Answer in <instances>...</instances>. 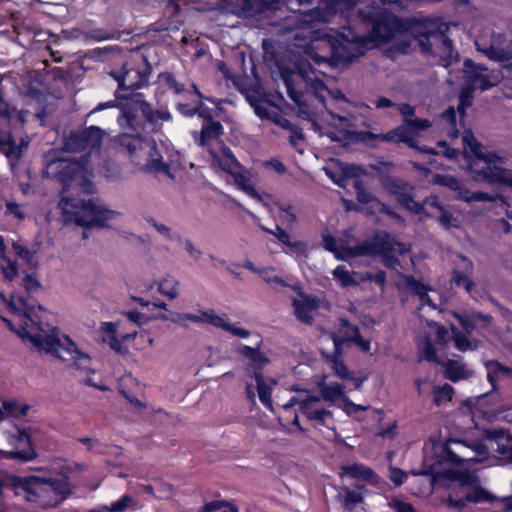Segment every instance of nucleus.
<instances>
[{"instance_id": "nucleus-1", "label": "nucleus", "mask_w": 512, "mask_h": 512, "mask_svg": "<svg viewBox=\"0 0 512 512\" xmlns=\"http://www.w3.org/2000/svg\"><path fill=\"white\" fill-rule=\"evenodd\" d=\"M87 155H82L80 160L59 158L50 161L45 173L62 185V197L59 207L62 210L63 224L75 223L86 229L109 228V223L116 220L122 214L119 211L108 208L97 199L78 200L68 195L70 190H84L88 192L91 183L84 176V164Z\"/></svg>"}, {"instance_id": "nucleus-2", "label": "nucleus", "mask_w": 512, "mask_h": 512, "mask_svg": "<svg viewBox=\"0 0 512 512\" xmlns=\"http://www.w3.org/2000/svg\"><path fill=\"white\" fill-rule=\"evenodd\" d=\"M116 98H127L125 104L119 106L116 100L100 103L90 115L104 109H112L111 114L117 119L119 126L126 132L119 136L120 147L135 161L142 159L146 144L150 141L141 137L140 133L149 127L153 132H159L163 122L172 120V114L167 109H153L143 94L136 93L131 97L118 94Z\"/></svg>"}, {"instance_id": "nucleus-3", "label": "nucleus", "mask_w": 512, "mask_h": 512, "mask_svg": "<svg viewBox=\"0 0 512 512\" xmlns=\"http://www.w3.org/2000/svg\"><path fill=\"white\" fill-rule=\"evenodd\" d=\"M0 298L12 313L22 316L20 329L17 331L20 337L29 339L36 348L54 354L71 367L79 370L89 368V355L80 351L69 337L63 336L60 338L56 327L39 322L34 307L29 304L27 298L23 296L16 297L12 294L7 299L3 292H0Z\"/></svg>"}, {"instance_id": "nucleus-4", "label": "nucleus", "mask_w": 512, "mask_h": 512, "mask_svg": "<svg viewBox=\"0 0 512 512\" xmlns=\"http://www.w3.org/2000/svg\"><path fill=\"white\" fill-rule=\"evenodd\" d=\"M358 17L372 41L386 42L397 33L410 31L415 34L421 50L429 54L439 46L448 31V25L439 19L412 17L403 20L375 5L359 9Z\"/></svg>"}, {"instance_id": "nucleus-5", "label": "nucleus", "mask_w": 512, "mask_h": 512, "mask_svg": "<svg viewBox=\"0 0 512 512\" xmlns=\"http://www.w3.org/2000/svg\"><path fill=\"white\" fill-rule=\"evenodd\" d=\"M12 491L16 496L23 495L28 502L41 507H55L70 494L68 483L63 478H42L39 476H0V512H3V491Z\"/></svg>"}, {"instance_id": "nucleus-6", "label": "nucleus", "mask_w": 512, "mask_h": 512, "mask_svg": "<svg viewBox=\"0 0 512 512\" xmlns=\"http://www.w3.org/2000/svg\"><path fill=\"white\" fill-rule=\"evenodd\" d=\"M351 37L339 33H323L318 29L311 36L312 47L315 50L314 60L318 63H328L336 66L341 62L350 61L356 56L355 48L363 42L365 35L352 33Z\"/></svg>"}, {"instance_id": "nucleus-7", "label": "nucleus", "mask_w": 512, "mask_h": 512, "mask_svg": "<svg viewBox=\"0 0 512 512\" xmlns=\"http://www.w3.org/2000/svg\"><path fill=\"white\" fill-rule=\"evenodd\" d=\"M340 477L344 480L346 477L355 479L350 486H342L338 490L337 497L341 505L347 510L355 509L363 502L366 493V487L363 481L371 483L376 482V474L368 467L362 464H353L341 468Z\"/></svg>"}, {"instance_id": "nucleus-8", "label": "nucleus", "mask_w": 512, "mask_h": 512, "mask_svg": "<svg viewBox=\"0 0 512 512\" xmlns=\"http://www.w3.org/2000/svg\"><path fill=\"white\" fill-rule=\"evenodd\" d=\"M503 164V157L494 152H486L471 161L468 169L476 182L502 184L512 188V170L500 166Z\"/></svg>"}, {"instance_id": "nucleus-9", "label": "nucleus", "mask_w": 512, "mask_h": 512, "mask_svg": "<svg viewBox=\"0 0 512 512\" xmlns=\"http://www.w3.org/2000/svg\"><path fill=\"white\" fill-rule=\"evenodd\" d=\"M363 246L367 248V253H361L360 256L380 257L382 264L389 269L396 270L400 266V261L396 257L405 255L410 251V246L399 242L391 234L381 231L372 238L363 241Z\"/></svg>"}, {"instance_id": "nucleus-10", "label": "nucleus", "mask_w": 512, "mask_h": 512, "mask_svg": "<svg viewBox=\"0 0 512 512\" xmlns=\"http://www.w3.org/2000/svg\"><path fill=\"white\" fill-rule=\"evenodd\" d=\"M476 50L488 59L496 62H509L503 68L512 71V40L500 33H492L490 37L479 36L475 40Z\"/></svg>"}, {"instance_id": "nucleus-11", "label": "nucleus", "mask_w": 512, "mask_h": 512, "mask_svg": "<svg viewBox=\"0 0 512 512\" xmlns=\"http://www.w3.org/2000/svg\"><path fill=\"white\" fill-rule=\"evenodd\" d=\"M282 8L283 3L280 0H236L230 5L229 11L239 18H272Z\"/></svg>"}, {"instance_id": "nucleus-12", "label": "nucleus", "mask_w": 512, "mask_h": 512, "mask_svg": "<svg viewBox=\"0 0 512 512\" xmlns=\"http://www.w3.org/2000/svg\"><path fill=\"white\" fill-rule=\"evenodd\" d=\"M464 84L468 93L479 89L488 90L500 82L498 73L490 72L484 65L476 64L471 59L464 61Z\"/></svg>"}, {"instance_id": "nucleus-13", "label": "nucleus", "mask_w": 512, "mask_h": 512, "mask_svg": "<svg viewBox=\"0 0 512 512\" xmlns=\"http://www.w3.org/2000/svg\"><path fill=\"white\" fill-rule=\"evenodd\" d=\"M143 69L135 67L132 63L123 65L121 71H111L110 75L118 82L119 90L134 91L148 82L151 67L146 58H142Z\"/></svg>"}, {"instance_id": "nucleus-14", "label": "nucleus", "mask_w": 512, "mask_h": 512, "mask_svg": "<svg viewBox=\"0 0 512 512\" xmlns=\"http://www.w3.org/2000/svg\"><path fill=\"white\" fill-rule=\"evenodd\" d=\"M102 141V130L97 126L72 131L65 140L64 149L68 152H80L99 149Z\"/></svg>"}, {"instance_id": "nucleus-15", "label": "nucleus", "mask_w": 512, "mask_h": 512, "mask_svg": "<svg viewBox=\"0 0 512 512\" xmlns=\"http://www.w3.org/2000/svg\"><path fill=\"white\" fill-rule=\"evenodd\" d=\"M12 443L15 447L14 451H3L0 450V455L5 459L19 460L20 462H28L37 457L31 437L26 430L18 431L16 435L12 437Z\"/></svg>"}, {"instance_id": "nucleus-16", "label": "nucleus", "mask_w": 512, "mask_h": 512, "mask_svg": "<svg viewBox=\"0 0 512 512\" xmlns=\"http://www.w3.org/2000/svg\"><path fill=\"white\" fill-rule=\"evenodd\" d=\"M142 158L146 160L144 164V170L146 172L154 174H165L171 179L174 178L170 172L169 165L163 161V156L153 140H150L146 144Z\"/></svg>"}, {"instance_id": "nucleus-17", "label": "nucleus", "mask_w": 512, "mask_h": 512, "mask_svg": "<svg viewBox=\"0 0 512 512\" xmlns=\"http://www.w3.org/2000/svg\"><path fill=\"white\" fill-rule=\"evenodd\" d=\"M224 133V128L219 121L214 119H208L203 122L201 131L199 134H194L195 142L202 148L209 151L211 155H215V151L211 145L214 141H217Z\"/></svg>"}, {"instance_id": "nucleus-18", "label": "nucleus", "mask_w": 512, "mask_h": 512, "mask_svg": "<svg viewBox=\"0 0 512 512\" xmlns=\"http://www.w3.org/2000/svg\"><path fill=\"white\" fill-rule=\"evenodd\" d=\"M238 353L241 354L246 360V373L256 377L262 375V371L266 365L269 364L268 357L262 353L259 348H252L247 345H242L238 349Z\"/></svg>"}, {"instance_id": "nucleus-19", "label": "nucleus", "mask_w": 512, "mask_h": 512, "mask_svg": "<svg viewBox=\"0 0 512 512\" xmlns=\"http://www.w3.org/2000/svg\"><path fill=\"white\" fill-rule=\"evenodd\" d=\"M323 247L327 251L332 252L337 260L342 261L359 257L361 253H367V248L363 246V241L354 246L338 247L336 239L329 235L323 237Z\"/></svg>"}, {"instance_id": "nucleus-20", "label": "nucleus", "mask_w": 512, "mask_h": 512, "mask_svg": "<svg viewBox=\"0 0 512 512\" xmlns=\"http://www.w3.org/2000/svg\"><path fill=\"white\" fill-rule=\"evenodd\" d=\"M282 78L286 87V91L288 96L297 104L298 106V116L301 119L311 120L313 118V113L309 110L306 102L308 99H303L305 96L296 88L294 75L291 73H283Z\"/></svg>"}, {"instance_id": "nucleus-21", "label": "nucleus", "mask_w": 512, "mask_h": 512, "mask_svg": "<svg viewBox=\"0 0 512 512\" xmlns=\"http://www.w3.org/2000/svg\"><path fill=\"white\" fill-rule=\"evenodd\" d=\"M446 458L449 462L455 465H462L464 462L475 461V456H472V449L460 440H450L445 446Z\"/></svg>"}, {"instance_id": "nucleus-22", "label": "nucleus", "mask_w": 512, "mask_h": 512, "mask_svg": "<svg viewBox=\"0 0 512 512\" xmlns=\"http://www.w3.org/2000/svg\"><path fill=\"white\" fill-rule=\"evenodd\" d=\"M487 439L494 440L496 444L495 451L503 458L512 462V436L504 429H489L485 432Z\"/></svg>"}, {"instance_id": "nucleus-23", "label": "nucleus", "mask_w": 512, "mask_h": 512, "mask_svg": "<svg viewBox=\"0 0 512 512\" xmlns=\"http://www.w3.org/2000/svg\"><path fill=\"white\" fill-rule=\"evenodd\" d=\"M296 318L305 324H312V312L317 309L318 301L312 296H301L300 299H294L292 302Z\"/></svg>"}, {"instance_id": "nucleus-24", "label": "nucleus", "mask_w": 512, "mask_h": 512, "mask_svg": "<svg viewBox=\"0 0 512 512\" xmlns=\"http://www.w3.org/2000/svg\"><path fill=\"white\" fill-rule=\"evenodd\" d=\"M296 77L300 78L304 84L306 89V96L314 97L321 104L325 103V92L327 88L324 82L313 75L304 74L303 72H299Z\"/></svg>"}, {"instance_id": "nucleus-25", "label": "nucleus", "mask_w": 512, "mask_h": 512, "mask_svg": "<svg viewBox=\"0 0 512 512\" xmlns=\"http://www.w3.org/2000/svg\"><path fill=\"white\" fill-rule=\"evenodd\" d=\"M27 142L21 140L20 144H16L11 134L0 135V153L4 154L11 162L17 161L22 151L27 148Z\"/></svg>"}, {"instance_id": "nucleus-26", "label": "nucleus", "mask_w": 512, "mask_h": 512, "mask_svg": "<svg viewBox=\"0 0 512 512\" xmlns=\"http://www.w3.org/2000/svg\"><path fill=\"white\" fill-rule=\"evenodd\" d=\"M255 378L256 387L261 403L269 409H272L271 393L277 381L271 377H266L263 374L257 375Z\"/></svg>"}, {"instance_id": "nucleus-27", "label": "nucleus", "mask_w": 512, "mask_h": 512, "mask_svg": "<svg viewBox=\"0 0 512 512\" xmlns=\"http://www.w3.org/2000/svg\"><path fill=\"white\" fill-rule=\"evenodd\" d=\"M443 365L446 378L452 382L467 379L472 374L465 364L457 360H447Z\"/></svg>"}, {"instance_id": "nucleus-28", "label": "nucleus", "mask_w": 512, "mask_h": 512, "mask_svg": "<svg viewBox=\"0 0 512 512\" xmlns=\"http://www.w3.org/2000/svg\"><path fill=\"white\" fill-rule=\"evenodd\" d=\"M0 270L7 281H12L18 274L17 262L7 257L2 236H0Z\"/></svg>"}, {"instance_id": "nucleus-29", "label": "nucleus", "mask_w": 512, "mask_h": 512, "mask_svg": "<svg viewBox=\"0 0 512 512\" xmlns=\"http://www.w3.org/2000/svg\"><path fill=\"white\" fill-rule=\"evenodd\" d=\"M452 339L455 347L461 351H474L479 346V341L476 339H470L468 334L461 332L454 325H451Z\"/></svg>"}, {"instance_id": "nucleus-30", "label": "nucleus", "mask_w": 512, "mask_h": 512, "mask_svg": "<svg viewBox=\"0 0 512 512\" xmlns=\"http://www.w3.org/2000/svg\"><path fill=\"white\" fill-rule=\"evenodd\" d=\"M341 328L339 330V335L332 334V340L334 343V349L339 352L341 347L346 342H353L354 338L351 337L352 329H359L357 326L350 324L347 319H340Z\"/></svg>"}, {"instance_id": "nucleus-31", "label": "nucleus", "mask_w": 512, "mask_h": 512, "mask_svg": "<svg viewBox=\"0 0 512 512\" xmlns=\"http://www.w3.org/2000/svg\"><path fill=\"white\" fill-rule=\"evenodd\" d=\"M319 390L321 398L325 401L334 403L339 399L343 401V398H346L344 395V386L337 382L319 384Z\"/></svg>"}, {"instance_id": "nucleus-32", "label": "nucleus", "mask_w": 512, "mask_h": 512, "mask_svg": "<svg viewBox=\"0 0 512 512\" xmlns=\"http://www.w3.org/2000/svg\"><path fill=\"white\" fill-rule=\"evenodd\" d=\"M460 200L470 203V202H497L501 201L502 204H506L505 199L502 195L499 194H489L486 192H471L470 190L463 191L460 194Z\"/></svg>"}, {"instance_id": "nucleus-33", "label": "nucleus", "mask_w": 512, "mask_h": 512, "mask_svg": "<svg viewBox=\"0 0 512 512\" xmlns=\"http://www.w3.org/2000/svg\"><path fill=\"white\" fill-rule=\"evenodd\" d=\"M401 125L404 128L406 136H408L410 140H414V137L417 136L419 132L425 131L431 127V122L428 119L411 118L402 121Z\"/></svg>"}, {"instance_id": "nucleus-34", "label": "nucleus", "mask_w": 512, "mask_h": 512, "mask_svg": "<svg viewBox=\"0 0 512 512\" xmlns=\"http://www.w3.org/2000/svg\"><path fill=\"white\" fill-rule=\"evenodd\" d=\"M380 141L389 143H405L411 148L416 147L415 140H410V138L406 136L402 125L397 126L387 133L380 134Z\"/></svg>"}, {"instance_id": "nucleus-35", "label": "nucleus", "mask_w": 512, "mask_h": 512, "mask_svg": "<svg viewBox=\"0 0 512 512\" xmlns=\"http://www.w3.org/2000/svg\"><path fill=\"white\" fill-rule=\"evenodd\" d=\"M301 413L310 421H315L319 425H326V420L332 418V412L326 409H316L306 404L299 407Z\"/></svg>"}, {"instance_id": "nucleus-36", "label": "nucleus", "mask_w": 512, "mask_h": 512, "mask_svg": "<svg viewBox=\"0 0 512 512\" xmlns=\"http://www.w3.org/2000/svg\"><path fill=\"white\" fill-rule=\"evenodd\" d=\"M287 249L285 253L293 255L296 258H307L309 255V246L306 241L292 239L291 236L283 244Z\"/></svg>"}, {"instance_id": "nucleus-37", "label": "nucleus", "mask_w": 512, "mask_h": 512, "mask_svg": "<svg viewBox=\"0 0 512 512\" xmlns=\"http://www.w3.org/2000/svg\"><path fill=\"white\" fill-rule=\"evenodd\" d=\"M445 206L439 201L437 196H430L420 203L419 214L433 218L442 211Z\"/></svg>"}, {"instance_id": "nucleus-38", "label": "nucleus", "mask_w": 512, "mask_h": 512, "mask_svg": "<svg viewBox=\"0 0 512 512\" xmlns=\"http://www.w3.org/2000/svg\"><path fill=\"white\" fill-rule=\"evenodd\" d=\"M234 177V181L236 185L243 190L245 193H247L249 196H251L254 199L260 200L261 197L257 193V191L250 185V179L247 176V174L242 170H236L234 173H231Z\"/></svg>"}, {"instance_id": "nucleus-39", "label": "nucleus", "mask_w": 512, "mask_h": 512, "mask_svg": "<svg viewBox=\"0 0 512 512\" xmlns=\"http://www.w3.org/2000/svg\"><path fill=\"white\" fill-rule=\"evenodd\" d=\"M382 185L390 194L396 197L411 189L407 182L395 177H386L383 179Z\"/></svg>"}, {"instance_id": "nucleus-40", "label": "nucleus", "mask_w": 512, "mask_h": 512, "mask_svg": "<svg viewBox=\"0 0 512 512\" xmlns=\"http://www.w3.org/2000/svg\"><path fill=\"white\" fill-rule=\"evenodd\" d=\"M434 182L440 186L449 188L450 190L457 193V198L460 199V194L468 189L463 187L459 180L452 175H440L434 176Z\"/></svg>"}, {"instance_id": "nucleus-41", "label": "nucleus", "mask_w": 512, "mask_h": 512, "mask_svg": "<svg viewBox=\"0 0 512 512\" xmlns=\"http://www.w3.org/2000/svg\"><path fill=\"white\" fill-rule=\"evenodd\" d=\"M431 54L436 57H439L443 61H446V64H449L455 58L453 43L451 39H449L446 36L439 44V46H437V48H434V51Z\"/></svg>"}, {"instance_id": "nucleus-42", "label": "nucleus", "mask_w": 512, "mask_h": 512, "mask_svg": "<svg viewBox=\"0 0 512 512\" xmlns=\"http://www.w3.org/2000/svg\"><path fill=\"white\" fill-rule=\"evenodd\" d=\"M454 389L449 384L436 386L433 389V402L436 406H442L452 400Z\"/></svg>"}, {"instance_id": "nucleus-43", "label": "nucleus", "mask_w": 512, "mask_h": 512, "mask_svg": "<svg viewBox=\"0 0 512 512\" xmlns=\"http://www.w3.org/2000/svg\"><path fill=\"white\" fill-rule=\"evenodd\" d=\"M329 361L331 364V368L338 377H340L341 379L351 378V372L348 370V368L345 366L341 359V350H339V352L335 350L334 354L329 357Z\"/></svg>"}, {"instance_id": "nucleus-44", "label": "nucleus", "mask_w": 512, "mask_h": 512, "mask_svg": "<svg viewBox=\"0 0 512 512\" xmlns=\"http://www.w3.org/2000/svg\"><path fill=\"white\" fill-rule=\"evenodd\" d=\"M179 281L174 278H166L159 282L158 291L173 300L178 297Z\"/></svg>"}, {"instance_id": "nucleus-45", "label": "nucleus", "mask_w": 512, "mask_h": 512, "mask_svg": "<svg viewBox=\"0 0 512 512\" xmlns=\"http://www.w3.org/2000/svg\"><path fill=\"white\" fill-rule=\"evenodd\" d=\"M354 189L356 192L357 201L361 204H380V201L368 190L365 189L362 181L356 180L354 182Z\"/></svg>"}, {"instance_id": "nucleus-46", "label": "nucleus", "mask_w": 512, "mask_h": 512, "mask_svg": "<svg viewBox=\"0 0 512 512\" xmlns=\"http://www.w3.org/2000/svg\"><path fill=\"white\" fill-rule=\"evenodd\" d=\"M355 273H351L345 266H338L333 271L335 279L339 280L343 287L356 286L359 282L354 278Z\"/></svg>"}, {"instance_id": "nucleus-47", "label": "nucleus", "mask_w": 512, "mask_h": 512, "mask_svg": "<svg viewBox=\"0 0 512 512\" xmlns=\"http://www.w3.org/2000/svg\"><path fill=\"white\" fill-rule=\"evenodd\" d=\"M116 32L104 28H93L83 33L85 40L105 41L115 38Z\"/></svg>"}, {"instance_id": "nucleus-48", "label": "nucleus", "mask_w": 512, "mask_h": 512, "mask_svg": "<svg viewBox=\"0 0 512 512\" xmlns=\"http://www.w3.org/2000/svg\"><path fill=\"white\" fill-rule=\"evenodd\" d=\"M462 142L465 147L470 149V151L474 154L475 158L478 157V155L485 153L482 151L481 143L477 141L471 130H465L463 132Z\"/></svg>"}, {"instance_id": "nucleus-49", "label": "nucleus", "mask_w": 512, "mask_h": 512, "mask_svg": "<svg viewBox=\"0 0 512 512\" xmlns=\"http://www.w3.org/2000/svg\"><path fill=\"white\" fill-rule=\"evenodd\" d=\"M247 101L253 107L255 114L261 119H267L271 110L269 105L261 99H258L254 96H247Z\"/></svg>"}, {"instance_id": "nucleus-50", "label": "nucleus", "mask_w": 512, "mask_h": 512, "mask_svg": "<svg viewBox=\"0 0 512 512\" xmlns=\"http://www.w3.org/2000/svg\"><path fill=\"white\" fill-rule=\"evenodd\" d=\"M134 504V500L129 495H123L118 501L111 505L100 506L106 512H123Z\"/></svg>"}, {"instance_id": "nucleus-51", "label": "nucleus", "mask_w": 512, "mask_h": 512, "mask_svg": "<svg viewBox=\"0 0 512 512\" xmlns=\"http://www.w3.org/2000/svg\"><path fill=\"white\" fill-rule=\"evenodd\" d=\"M262 279L269 284L274 290L278 291L282 287H286V282L277 275L273 274V268H263L261 272Z\"/></svg>"}, {"instance_id": "nucleus-52", "label": "nucleus", "mask_w": 512, "mask_h": 512, "mask_svg": "<svg viewBox=\"0 0 512 512\" xmlns=\"http://www.w3.org/2000/svg\"><path fill=\"white\" fill-rule=\"evenodd\" d=\"M336 166L338 170L342 173V175L345 177V182L347 181L348 178H357L364 172V170L360 166H357L355 164H348L337 161Z\"/></svg>"}, {"instance_id": "nucleus-53", "label": "nucleus", "mask_w": 512, "mask_h": 512, "mask_svg": "<svg viewBox=\"0 0 512 512\" xmlns=\"http://www.w3.org/2000/svg\"><path fill=\"white\" fill-rule=\"evenodd\" d=\"M453 316L458 320L460 326L463 328V333L471 335L476 327L475 321L471 314L467 311L462 313L454 312Z\"/></svg>"}, {"instance_id": "nucleus-54", "label": "nucleus", "mask_w": 512, "mask_h": 512, "mask_svg": "<svg viewBox=\"0 0 512 512\" xmlns=\"http://www.w3.org/2000/svg\"><path fill=\"white\" fill-rule=\"evenodd\" d=\"M212 156L214 159H217L220 167L227 173H234L236 170H240L242 167L235 156L218 157L216 152L215 155Z\"/></svg>"}, {"instance_id": "nucleus-55", "label": "nucleus", "mask_w": 512, "mask_h": 512, "mask_svg": "<svg viewBox=\"0 0 512 512\" xmlns=\"http://www.w3.org/2000/svg\"><path fill=\"white\" fill-rule=\"evenodd\" d=\"M3 407L8 414L14 417L25 416L30 409L29 405H20L18 402L13 400L4 401Z\"/></svg>"}, {"instance_id": "nucleus-56", "label": "nucleus", "mask_w": 512, "mask_h": 512, "mask_svg": "<svg viewBox=\"0 0 512 512\" xmlns=\"http://www.w3.org/2000/svg\"><path fill=\"white\" fill-rule=\"evenodd\" d=\"M486 367L488 370L487 377L491 383H494V381H495V377H494L495 374H498V373H503L506 375L512 374V369L502 366L497 361H489L486 364Z\"/></svg>"}, {"instance_id": "nucleus-57", "label": "nucleus", "mask_w": 512, "mask_h": 512, "mask_svg": "<svg viewBox=\"0 0 512 512\" xmlns=\"http://www.w3.org/2000/svg\"><path fill=\"white\" fill-rule=\"evenodd\" d=\"M325 16L319 9H313L308 14L304 15L303 22L308 25V28L314 29L318 23H324Z\"/></svg>"}, {"instance_id": "nucleus-58", "label": "nucleus", "mask_w": 512, "mask_h": 512, "mask_svg": "<svg viewBox=\"0 0 512 512\" xmlns=\"http://www.w3.org/2000/svg\"><path fill=\"white\" fill-rule=\"evenodd\" d=\"M161 81L176 94L184 92V85L179 83L173 74L166 72L160 75Z\"/></svg>"}, {"instance_id": "nucleus-59", "label": "nucleus", "mask_w": 512, "mask_h": 512, "mask_svg": "<svg viewBox=\"0 0 512 512\" xmlns=\"http://www.w3.org/2000/svg\"><path fill=\"white\" fill-rule=\"evenodd\" d=\"M405 284L410 289V291L418 297H421V295L425 294L429 290L425 284L418 281L413 276H407L405 278Z\"/></svg>"}, {"instance_id": "nucleus-60", "label": "nucleus", "mask_w": 512, "mask_h": 512, "mask_svg": "<svg viewBox=\"0 0 512 512\" xmlns=\"http://www.w3.org/2000/svg\"><path fill=\"white\" fill-rule=\"evenodd\" d=\"M409 191L410 190H408V191L404 192L402 195L398 196L397 197L398 202L403 207L408 209L409 211H411V212H413L415 214H419L420 203L413 200V198L410 195Z\"/></svg>"}, {"instance_id": "nucleus-61", "label": "nucleus", "mask_w": 512, "mask_h": 512, "mask_svg": "<svg viewBox=\"0 0 512 512\" xmlns=\"http://www.w3.org/2000/svg\"><path fill=\"white\" fill-rule=\"evenodd\" d=\"M452 282L457 287H463L467 292H471L474 287L473 281L468 276L459 271L453 272Z\"/></svg>"}, {"instance_id": "nucleus-62", "label": "nucleus", "mask_w": 512, "mask_h": 512, "mask_svg": "<svg viewBox=\"0 0 512 512\" xmlns=\"http://www.w3.org/2000/svg\"><path fill=\"white\" fill-rule=\"evenodd\" d=\"M13 249L15 253L24 261L27 262L30 266L34 267L37 264V261L35 260L34 253L28 250L26 247L18 244L13 243Z\"/></svg>"}, {"instance_id": "nucleus-63", "label": "nucleus", "mask_w": 512, "mask_h": 512, "mask_svg": "<svg viewBox=\"0 0 512 512\" xmlns=\"http://www.w3.org/2000/svg\"><path fill=\"white\" fill-rule=\"evenodd\" d=\"M437 221L443 226L445 229H449L451 227L456 226V219L454 218L451 211L446 209L445 207L440 211L436 217Z\"/></svg>"}, {"instance_id": "nucleus-64", "label": "nucleus", "mask_w": 512, "mask_h": 512, "mask_svg": "<svg viewBox=\"0 0 512 512\" xmlns=\"http://www.w3.org/2000/svg\"><path fill=\"white\" fill-rule=\"evenodd\" d=\"M146 221L149 225H151L159 234L164 236L168 240L174 239L171 233V228L166 226L163 223L158 222L153 217L146 218Z\"/></svg>"}]
</instances>
